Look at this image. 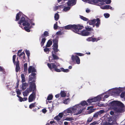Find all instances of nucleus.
<instances>
[{"label":"nucleus","mask_w":125,"mask_h":125,"mask_svg":"<svg viewBox=\"0 0 125 125\" xmlns=\"http://www.w3.org/2000/svg\"><path fill=\"white\" fill-rule=\"evenodd\" d=\"M111 104L112 105H115L119 106L121 107H124V105L122 103L117 101H113L111 103Z\"/></svg>","instance_id":"9"},{"label":"nucleus","mask_w":125,"mask_h":125,"mask_svg":"<svg viewBox=\"0 0 125 125\" xmlns=\"http://www.w3.org/2000/svg\"><path fill=\"white\" fill-rule=\"evenodd\" d=\"M70 9V7H64L63 9V10L64 11H66L69 10Z\"/></svg>","instance_id":"40"},{"label":"nucleus","mask_w":125,"mask_h":125,"mask_svg":"<svg viewBox=\"0 0 125 125\" xmlns=\"http://www.w3.org/2000/svg\"><path fill=\"white\" fill-rule=\"evenodd\" d=\"M58 37H57V39H54L53 40V47L52 49L53 50V53L54 54L56 55V52L59 51V50L58 49V40L57 39L58 38Z\"/></svg>","instance_id":"6"},{"label":"nucleus","mask_w":125,"mask_h":125,"mask_svg":"<svg viewBox=\"0 0 125 125\" xmlns=\"http://www.w3.org/2000/svg\"><path fill=\"white\" fill-rule=\"evenodd\" d=\"M21 89L22 90H24L25 89L27 85V83H22V84Z\"/></svg>","instance_id":"19"},{"label":"nucleus","mask_w":125,"mask_h":125,"mask_svg":"<svg viewBox=\"0 0 125 125\" xmlns=\"http://www.w3.org/2000/svg\"><path fill=\"white\" fill-rule=\"evenodd\" d=\"M90 33V32L87 31L85 30H83L82 31L79 32L78 34L83 36H86L89 35Z\"/></svg>","instance_id":"12"},{"label":"nucleus","mask_w":125,"mask_h":125,"mask_svg":"<svg viewBox=\"0 0 125 125\" xmlns=\"http://www.w3.org/2000/svg\"><path fill=\"white\" fill-rule=\"evenodd\" d=\"M104 15L106 18H108L110 16V14L107 13H104Z\"/></svg>","instance_id":"45"},{"label":"nucleus","mask_w":125,"mask_h":125,"mask_svg":"<svg viewBox=\"0 0 125 125\" xmlns=\"http://www.w3.org/2000/svg\"><path fill=\"white\" fill-rule=\"evenodd\" d=\"M15 64L16 66V72H18L20 69V67L19 66V62L18 60V58H17L16 63Z\"/></svg>","instance_id":"14"},{"label":"nucleus","mask_w":125,"mask_h":125,"mask_svg":"<svg viewBox=\"0 0 125 125\" xmlns=\"http://www.w3.org/2000/svg\"><path fill=\"white\" fill-rule=\"evenodd\" d=\"M52 42L51 40H49L47 42L46 45V47H49L52 45Z\"/></svg>","instance_id":"22"},{"label":"nucleus","mask_w":125,"mask_h":125,"mask_svg":"<svg viewBox=\"0 0 125 125\" xmlns=\"http://www.w3.org/2000/svg\"><path fill=\"white\" fill-rule=\"evenodd\" d=\"M83 110H81L80 109V110L76 114V115H77L79 114H80L81 113H82V112Z\"/></svg>","instance_id":"58"},{"label":"nucleus","mask_w":125,"mask_h":125,"mask_svg":"<svg viewBox=\"0 0 125 125\" xmlns=\"http://www.w3.org/2000/svg\"><path fill=\"white\" fill-rule=\"evenodd\" d=\"M101 99V97L100 96L96 97L94 98L89 99L87 101L90 104L92 102H96L97 101L100 100Z\"/></svg>","instance_id":"11"},{"label":"nucleus","mask_w":125,"mask_h":125,"mask_svg":"<svg viewBox=\"0 0 125 125\" xmlns=\"http://www.w3.org/2000/svg\"><path fill=\"white\" fill-rule=\"evenodd\" d=\"M85 30L87 31H93L94 30L93 28H89V27L85 28Z\"/></svg>","instance_id":"43"},{"label":"nucleus","mask_w":125,"mask_h":125,"mask_svg":"<svg viewBox=\"0 0 125 125\" xmlns=\"http://www.w3.org/2000/svg\"><path fill=\"white\" fill-rule=\"evenodd\" d=\"M121 92V90L120 89H117L115 93L116 94H117L118 95H119L120 93Z\"/></svg>","instance_id":"41"},{"label":"nucleus","mask_w":125,"mask_h":125,"mask_svg":"<svg viewBox=\"0 0 125 125\" xmlns=\"http://www.w3.org/2000/svg\"><path fill=\"white\" fill-rule=\"evenodd\" d=\"M76 26L77 27L76 28V29L77 30H76V33L78 34L79 32L81 31L79 30L83 29L84 28V27L83 25H81L80 24L76 25Z\"/></svg>","instance_id":"16"},{"label":"nucleus","mask_w":125,"mask_h":125,"mask_svg":"<svg viewBox=\"0 0 125 125\" xmlns=\"http://www.w3.org/2000/svg\"><path fill=\"white\" fill-rule=\"evenodd\" d=\"M56 34L59 35H60L62 34V33L61 31H59L56 32Z\"/></svg>","instance_id":"56"},{"label":"nucleus","mask_w":125,"mask_h":125,"mask_svg":"<svg viewBox=\"0 0 125 125\" xmlns=\"http://www.w3.org/2000/svg\"><path fill=\"white\" fill-rule=\"evenodd\" d=\"M21 13L20 12L17 14L15 20L16 21H17L19 20L20 17L21 16Z\"/></svg>","instance_id":"21"},{"label":"nucleus","mask_w":125,"mask_h":125,"mask_svg":"<svg viewBox=\"0 0 125 125\" xmlns=\"http://www.w3.org/2000/svg\"><path fill=\"white\" fill-rule=\"evenodd\" d=\"M90 108V107H88L87 109V110H89L88 112V113L89 114H91L94 111V110L92 108H91L89 110Z\"/></svg>","instance_id":"31"},{"label":"nucleus","mask_w":125,"mask_h":125,"mask_svg":"<svg viewBox=\"0 0 125 125\" xmlns=\"http://www.w3.org/2000/svg\"><path fill=\"white\" fill-rule=\"evenodd\" d=\"M24 68H27V63H25L24 65Z\"/></svg>","instance_id":"62"},{"label":"nucleus","mask_w":125,"mask_h":125,"mask_svg":"<svg viewBox=\"0 0 125 125\" xmlns=\"http://www.w3.org/2000/svg\"><path fill=\"white\" fill-rule=\"evenodd\" d=\"M31 72L32 73L29 76V81H31L33 79H35L36 78V73L33 72H36V71L34 67L31 66H29L28 69V73H30Z\"/></svg>","instance_id":"3"},{"label":"nucleus","mask_w":125,"mask_h":125,"mask_svg":"<svg viewBox=\"0 0 125 125\" xmlns=\"http://www.w3.org/2000/svg\"><path fill=\"white\" fill-rule=\"evenodd\" d=\"M52 58L51 60V62L54 63H51L50 64L48 63L47 64V66L50 70L52 71L54 69V70L57 72H60L62 71L61 69L57 68L58 66L60 67V64L59 63H57L55 61V60H58L59 59V57L56 55L54 54L53 53V52H52Z\"/></svg>","instance_id":"1"},{"label":"nucleus","mask_w":125,"mask_h":125,"mask_svg":"<svg viewBox=\"0 0 125 125\" xmlns=\"http://www.w3.org/2000/svg\"><path fill=\"white\" fill-rule=\"evenodd\" d=\"M16 93L17 94L19 95H20L21 94V92L19 89L17 90L16 91Z\"/></svg>","instance_id":"55"},{"label":"nucleus","mask_w":125,"mask_h":125,"mask_svg":"<svg viewBox=\"0 0 125 125\" xmlns=\"http://www.w3.org/2000/svg\"><path fill=\"white\" fill-rule=\"evenodd\" d=\"M36 97V93L34 92H33L29 96L28 99L29 102H31L33 101L34 99H35Z\"/></svg>","instance_id":"13"},{"label":"nucleus","mask_w":125,"mask_h":125,"mask_svg":"<svg viewBox=\"0 0 125 125\" xmlns=\"http://www.w3.org/2000/svg\"><path fill=\"white\" fill-rule=\"evenodd\" d=\"M23 56V58L24 60H25V61H24L23 60H22V61L23 62H24L25 61H26L25 58V54L24 52H23L21 53L19 55L18 54V56H19V57H21V56Z\"/></svg>","instance_id":"20"},{"label":"nucleus","mask_w":125,"mask_h":125,"mask_svg":"<svg viewBox=\"0 0 125 125\" xmlns=\"http://www.w3.org/2000/svg\"><path fill=\"white\" fill-rule=\"evenodd\" d=\"M72 59L73 62H75L77 64H79L80 63V60L78 56L77 55L74 56L72 55Z\"/></svg>","instance_id":"10"},{"label":"nucleus","mask_w":125,"mask_h":125,"mask_svg":"<svg viewBox=\"0 0 125 125\" xmlns=\"http://www.w3.org/2000/svg\"><path fill=\"white\" fill-rule=\"evenodd\" d=\"M89 3L93 4V3H98V0H90Z\"/></svg>","instance_id":"32"},{"label":"nucleus","mask_w":125,"mask_h":125,"mask_svg":"<svg viewBox=\"0 0 125 125\" xmlns=\"http://www.w3.org/2000/svg\"><path fill=\"white\" fill-rule=\"evenodd\" d=\"M57 22H56V23L54 24V25L53 28L55 30H56L58 28V26L57 25Z\"/></svg>","instance_id":"49"},{"label":"nucleus","mask_w":125,"mask_h":125,"mask_svg":"<svg viewBox=\"0 0 125 125\" xmlns=\"http://www.w3.org/2000/svg\"><path fill=\"white\" fill-rule=\"evenodd\" d=\"M76 25L69 24L64 27L65 29L66 30H71L76 33Z\"/></svg>","instance_id":"7"},{"label":"nucleus","mask_w":125,"mask_h":125,"mask_svg":"<svg viewBox=\"0 0 125 125\" xmlns=\"http://www.w3.org/2000/svg\"><path fill=\"white\" fill-rule=\"evenodd\" d=\"M16 57V55H14L13 56V62L15 65V63H16V62H15V60Z\"/></svg>","instance_id":"38"},{"label":"nucleus","mask_w":125,"mask_h":125,"mask_svg":"<svg viewBox=\"0 0 125 125\" xmlns=\"http://www.w3.org/2000/svg\"><path fill=\"white\" fill-rule=\"evenodd\" d=\"M88 23L90 25L95 24L96 27L98 28L101 24V20L99 18H97L96 19H94L91 20H88Z\"/></svg>","instance_id":"4"},{"label":"nucleus","mask_w":125,"mask_h":125,"mask_svg":"<svg viewBox=\"0 0 125 125\" xmlns=\"http://www.w3.org/2000/svg\"><path fill=\"white\" fill-rule=\"evenodd\" d=\"M35 79H33L31 81H29V84L30 85L29 89V91L30 92L34 91L36 90V85L35 83Z\"/></svg>","instance_id":"5"},{"label":"nucleus","mask_w":125,"mask_h":125,"mask_svg":"<svg viewBox=\"0 0 125 125\" xmlns=\"http://www.w3.org/2000/svg\"><path fill=\"white\" fill-rule=\"evenodd\" d=\"M125 94V91L123 92L121 94L120 96L121 98H123L124 97Z\"/></svg>","instance_id":"48"},{"label":"nucleus","mask_w":125,"mask_h":125,"mask_svg":"<svg viewBox=\"0 0 125 125\" xmlns=\"http://www.w3.org/2000/svg\"><path fill=\"white\" fill-rule=\"evenodd\" d=\"M60 94H57L55 95V97L56 98H59L60 96Z\"/></svg>","instance_id":"64"},{"label":"nucleus","mask_w":125,"mask_h":125,"mask_svg":"<svg viewBox=\"0 0 125 125\" xmlns=\"http://www.w3.org/2000/svg\"><path fill=\"white\" fill-rule=\"evenodd\" d=\"M60 69H61L62 71H63L64 72H69V70L68 69H64V68H60Z\"/></svg>","instance_id":"36"},{"label":"nucleus","mask_w":125,"mask_h":125,"mask_svg":"<svg viewBox=\"0 0 125 125\" xmlns=\"http://www.w3.org/2000/svg\"><path fill=\"white\" fill-rule=\"evenodd\" d=\"M18 23L20 24L19 26L21 27V24L22 23L23 26H25L24 28L25 30L28 32H30V29L31 28V26H30L29 21L27 19H26L23 16L21 17L20 21L18 22Z\"/></svg>","instance_id":"2"},{"label":"nucleus","mask_w":125,"mask_h":125,"mask_svg":"<svg viewBox=\"0 0 125 125\" xmlns=\"http://www.w3.org/2000/svg\"><path fill=\"white\" fill-rule=\"evenodd\" d=\"M53 97V95L52 94H50L48 96L47 100H50L52 99Z\"/></svg>","instance_id":"33"},{"label":"nucleus","mask_w":125,"mask_h":125,"mask_svg":"<svg viewBox=\"0 0 125 125\" xmlns=\"http://www.w3.org/2000/svg\"><path fill=\"white\" fill-rule=\"evenodd\" d=\"M36 103L35 102L32 103L30 105L29 108L30 109H32V108L34 107L35 106Z\"/></svg>","instance_id":"34"},{"label":"nucleus","mask_w":125,"mask_h":125,"mask_svg":"<svg viewBox=\"0 0 125 125\" xmlns=\"http://www.w3.org/2000/svg\"><path fill=\"white\" fill-rule=\"evenodd\" d=\"M70 99L69 98L65 99L63 101V103L65 104H68L70 102Z\"/></svg>","instance_id":"27"},{"label":"nucleus","mask_w":125,"mask_h":125,"mask_svg":"<svg viewBox=\"0 0 125 125\" xmlns=\"http://www.w3.org/2000/svg\"><path fill=\"white\" fill-rule=\"evenodd\" d=\"M63 114L62 113H60L58 115L60 117V118H61L63 117Z\"/></svg>","instance_id":"52"},{"label":"nucleus","mask_w":125,"mask_h":125,"mask_svg":"<svg viewBox=\"0 0 125 125\" xmlns=\"http://www.w3.org/2000/svg\"><path fill=\"white\" fill-rule=\"evenodd\" d=\"M80 18L82 20H83V21H88V19L86 17H84L83 16L80 15Z\"/></svg>","instance_id":"29"},{"label":"nucleus","mask_w":125,"mask_h":125,"mask_svg":"<svg viewBox=\"0 0 125 125\" xmlns=\"http://www.w3.org/2000/svg\"><path fill=\"white\" fill-rule=\"evenodd\" d=\"M74 120L73 117H66L65 119V120L67 121H71Z\"/></svg>","instance_id":"47"},{"label":"nucleus","mask_w":125,"mask_h":125,"mask_svg":"<svg viewBox=\"0 0 125 125\" xmlns=\"http://www.w3.org/2000/svg\"><path fill=\"white\" fill-rule=\"evenodd\" d=\"M79 106V104L76 105L75 106H73L71 108L68 109L65 111V113H72L73 112H74L77 110V107Z\"/></svg>","instance_id":"8"},{"label":"nucleus","mask_w":125,"mask_h":125,"mask_svg":"<svg viewBox=\"0 0 125 125\" xmlns=\"http://www.w3.org/2000/svg\"><path fill=\"white\" fill-rule=\"evenodd\" d=\"M54 119L58 121L61 120V118L58 115L55 117Z\"/></svg>","instance_id":"39"},{"label":"nucleus","mask_w":125,"mask_h":125,"mask_svg":"<svg viewBox=\"0 0 125 125\" xmlns=\"http://www.w3.org/2000/svg\"><path fill=\"white\" fill-rule=\"evenodd\" d=\"M92 37H89L86 39V40L88 41H92Z\"/></svg>","instance_id":"59"},{"label":"nucleus","mask_w":125,"mask_h":125,"mask_svg":"<svg viewBox=\"0 0 125 125\" xmlns=\"http://www.w3.org/2000/svg\"><path fill=\"white\" fill-rule=\"evenodd\" d=\"M104 112V111L103 110H101L97 112L98 113L99 115H100L101 114H103Z\"/></svg>","instance_id":"44"},{"label":"nucleus","mask_w":125,"mask_h":125,"mask_svg":"<svg viewBox=\"0 0 125 125\" xmlns=\"http://www.w3.org/2000/svg\"><path fill=\"white\" fill-rule=\"evenodd\" d=\"M98 113L97 112L96 113L94 114L93 115V117H97L98 116Z\"/></svg>","instance_id":"54"},{"label":"nucleus","mask_w":125,"mask_h":125,"mask_svg":"<svg viewBox=\"0 0 125 125\" xmlns=\"http://www.w3.org/2000/svg\"><path fill=\"white\" fill-rule=\"evenodd\" d=\"M30 92V91H29V90H28V89H27L26 90L23 92V95L24 96H26L28 95L29 93Z\"/></svg>","instance_id":"23"},{"label":"nucleus","mask_w":125,"mask_h":125,"mask_svg":"<svg viewBox=\"0 0 125 125\" xmlns=\"http://www.w3.org/2000/svg\"><path fill=\"white\" fill-rule=\"evenodd\" d=\"M92 41L93 42L95 41L96 42V38L92 37Z\"/></svg>","instance_id":"61"},{"label":"nucleus","mask_w":125,"mask_h":125,"mask_svg":"<svg viewBox=\"0 0 125 125\" xmlns=\"http://www.w3.org/2000/svg\"><path fill=\"white\" fill-rule=\"evenodd\" d=\"M47 111L46 109L45 108L43 109L42 110V112L44 113H45Z\"/></svg>","instance_id":"60"},{"label":"nucleus","mask_w":125,"mask_h":125,"mask_svg":"<svg viewBox=\"0 0 125 125\" xmlns=\"http://www.w3.org/2000/svg\"><path fill=\"white\" fill-rule=\"evenodd\" d=\"M21 78L22 79L21 82L22 83L26 81L24 75L23 73H22L21 74Z\"/></svg>","instance_id":"25"},{"label":"nucleus","mask_w":125,"mask_h":125,"mask_svg":"<svg viewBox=\"0 0 125 125\" xmlns=\"http://www.w3.org/2000/svg\"><path fill=\"white\" fill-rule=\"evenodd\" d=\"M111 0H107L106 3L107 4H109L111 2Z\"/></svg>","instance_id":"57"},{"label":"nucleus","mask_w":125,"mask_h":125,"mask_svg":"<svg viewBox=\"0 0 125 125\" xmlns=\"http://www.w3.org/2000/svg\"><path fill=\"white\" fill-rule=\"evenodd\" d=\"M123 107L117 108L116 107H114V109L115 111L117 112L122 113L124 112V109L123 108Z\"/></svg>","instance_id":"15"},{"label":"nucleus","mask_w":125,"mask_h":125,"mask_svg":"<svg viewBox=\"0 0 125 125\" xmlns=\"http://www.w3.org/2000/svg\"><path fill=\"white\" fill-rule=\"evenodd\" d=\"M98 124V123L97 122H96V121H94V122L91 123L90 124V125H94L97 124Z\"/></svg>","instance_id":"53"},{"label":"nucleus","mask_w":125,"mask_h":125,"mask_svg":"<svg viewBox=\"0 0 125 125\" xmlns=\"http://www.w3.org/2000/svg\"><path fill=\"white\" fill-rule=\"evenodd\" d=\"M19 101L20 102H22L23 101V99L21 97L19 98Z\"/></svg>","instance_id":"63"},{"label":"nucleus","mask_w":125,"mask_h":125,"mask_svg":"<svg viewBox=\"0 0 125 125\" xmlns=\"http://www.w3.org/2000/svg\"><path fill=\"white\" fill-rule=\"evenodd\" d=\"M25 52L27 55L28 59L29 58V57L30 55V53L29 50H26L25 51Z\"/></svg>","instance_id":"35"},{"label":"nucleus","mask_w":125,"mask_h":125,"mask_svg":"<svg viewBox=\"0 0 125 125\" xmlns=\"http://www.w3.org/2000/svg\"><path fill=\"white\" fill-rule=\"evenodd\" d=\"M60 94L61 96L62 97H65L66 95V93H65L64 91H61Z\"/></svg>","instance_id":"24"},{"label":"nucleus","mask_w":125,"mask_h":125,"mask_svg":"<svg viewBox=\"0 0 125 125\" xmlns=\"http://www.w3.org/2000/svg\"><path fill=\"white\" fill-rule=\"evenodd\" d=\"M0 72H3V73L4 74H5V71L4 69L1 66H0Z\"/></svg>","instance_id":"42"},{"label":"nucleus","mask_w":125,"mask_h":125,"mask_svg":"<svg viewBox=\"0 0 125 125\" xmlns=\"http://www.w3.org/2000/svg\"><path fill=\"white\" fill-rule=\"evenodd\" d=\"M44 50L45 52H48V53L50 50L49 48L46 47V48L44 49Z\"/></svg>","instance_id":"46"},{"label":"nucleus","mask_w":125,"mask_h":125,"mask_svg":"<svg viewBox=\"0 0 125 125\" xmlns=\"http://www.w3.org/2000/svg\"><path fill=\"white\" fill-rule=\"evenodd\" d=\"M48 34L49 33L47 31H45L44 32L43 34L42 35V37L43 38L44 37V36L47 37L49 35Z\"/></svg>","instance_id":"28"},{"label":"nucleus","mask_w":125,"mask_h":125,"mask_svg":"<svg viewBox=\"0 0 125 125\" xmlns=\"http://www.w3.org/2000/svg\"><path fill=\"white\" fill-rule=\"evenodd\" d=\"M75 54L80 56H83L84 55L82 53H75Z\"/></svg>","instance_id":"51"},{"label":"nucleus","mask_w":125,"mask_h":125,"mask_svg":"<svg viewBox=\"0 0 125 125\" xmlns=\"http://www.w3.org/2000/svg\"><path fill=\"white\" fill-rule=\"evenodd\" d=\"M79 104V106L77 107V108H81V106H80L81 105L82 106H84L85 105H87V104L86 103V102L85 101H84L82 102H81V103L80 104Z\"/></svg>","instance_id":"18"},{"label":"nucleus","mask_w":125,"mask_h":125,"mask_svg":"<svg viewBox=\"0 0 125 125\" xmlns=\"http://www.w3.org/2000/svg\"><path fill=\"white\" fill-rule=\"evenodd\" d=\"M46 39L45 38H43L42 39L40 43L41 45L42 46L44 45V43L45 42Z\"/></svg>","instance_id":"26"},{"label":"nucleus","mask_w":125,"mask_h":125,"mask_svg":"<svg viewBox=\"0 0 125 125\" xmlns=\"http://www.w3.org/2000/svg\"><path fill=\"white\" fill-rule=\"evenodd\" d=\"M62 5H60V6H56L54 8V10L56 11L59 8V7L61 8H62Z\"/></svg>","instance_id":"37"},{"label":"nucleus","mask_w":125,"mask_h":125,"mask_svg":"<svg viewBox=\"0 0 125 125\" xmlns=\"http://www.w3.org/2000/svg\"><path fill=\"white\" fill-rule=\"evenodd\" d=\"M93 119V117H89L88 118L87 122L88 123L91 122L92 121Z\"/></svg>","instance_id":"50"},{"label":"nucleus","mask_w":125,"mask_h":125,"mask_svg":"<svg viewBox=\"0 0 125 125\" xmlns=\"http://www.w3.org/2000/svg\"><path fill=\"white\" fill-rule=\"evenodd\" d=\"M54 17L55 20L56 21H57L59 18V14L56 13Z\"/></svg>","instance_id":"30"},{"label":"nucleus","mask_w":125,"mask_h":125,"mask_svg":"<svg viewBox=\"0 0 125 125\" xmlns=\"http://www.w3.org/2000/svg\"><path fill=\"white\" fill-rule=\"evenodd\" d=\"M103 9H110L111 10H113L112 7L109 5H106L101 7Z\"/></svg>","instance_id":"17"}]
</instances>
